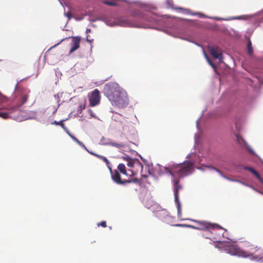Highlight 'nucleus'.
<instances>
[{"instance_id": "obj_1", "label": "nucleus", "mask_w": 263, "mask_h": 263, "mask_svg": "<svg viewBox=\"0 0 263 263\" xmlns=\"http://www.w3.org/2000/svg\"><path fill=\"white\" fill-rule=\"evenodd\" d=\"M30 91L17 83L15 87V92L18 96L10 104L8 99L0 92V117L4 118H12L21 121L19 115L20 107L26 103L28 100Z\"/></svg>"}, {"instance_id": "obj_2", "label": "nucleus", "mask_w": 263, "mask_h": 263, "mask_svg": "<svg viewBox=\"0 0 263 263\" xmlns=\"http://www.w3.org/2000/svg\"><path fill=\"white\" fill-rule=\"evenodd\" d=\"M103 92L114 106L124 108L128 104L127 93L116 82L106 83L103 87Z\"/></svg>"}, {"instance_id": "obj_3", "label": "nucleus", "mask_w": 263, "mask_h": 263, "mask_svg": "<svg viewBox=\"0 0 263 263\" xmlns=\"http://www.w3.org/2000/svg\"><path fill=\"white\" fill-rule=\"evenodd\" d=\"M192 221L195 222L197 224V226L176 224L174 225V226L177 227H187L202 231H209L213 235L210 237H206V238L217 242L220 241L221 239V234L217 233V231L218 230H224L222 227L218 224L211 223L206 221H198L196 220H193Z\"/></svg>"}, {"instance_id": "obj_4", "label": "nucleus", "mask_w": 263, "mask_h": 263, "mask_svg": "<svg viewBox=\"0 0 263 263\" xmlns=\"http://www.w3.org/2000/svg\"><path fill=\"white\" fill-rule=\"evenodd\" d=\"M193 165V163L191 161L173 165V170L175 176L181 178L188 175L191 173Z\"/></svg>"}, {"instance_id": "obj_5", "label": "nucleus", "mask_w": 263, "mask_h": 263, "mask_svg": "<svg viewBox=\"0 0 263 263\" xmlns=\"http://www.w3.org/2000/svg\"><path fill=\"white\" fill-rule=\"evenodd\" d=\"M246 250H243V257H247L250 256H253V258L255 259V257L256 254L261 253L263 249L261 247H258L257 246H255L249 242L246 243Z\"/></svg>"}, {"instance_id": "obj_6", "label": "nucleus", "mask_w": 263, "mask_h": 263, "mask_svg": "<svg viewBox=\"0 0 263 263\" xmlns=\"http://www.w3.org/2000/svg\"><path fill=\"white\" fill-rule=\"evenodd\" d=\"M107 24L109 25H119L123 27H136L137 26L135 23L132 22L129 19L124 17L119 16L114 18L112 24L109 23L107 21Z\"/></svg>"}, {"instance_id": "obj_7", "label": "nucleus", "mask_w": 263, "mask_h": 263, "mask_svg": "<svg viewBox=\"0 0 263 263\" xmlns=\"http://www.w3.org/2000/svg\"><path fill=\"white\" fill-rule=\"evenodd\" d=\"M69 38L71 39V43L70 44L71 49L69 51V54L72 53V52L75 51L76 50L78 49L80 47V42L81 40V37L79 36H71V37L64 38V39H62L59 43H58V44L53 46L51 47V48L56 47L57 45H59L61 42H62L63 41L67 40L68 39H69Z\"/></svg>"}, {"instance_id": "obj_8", "label": "nucleus", "mask_w": 263, "mask_h": 263, "mask_svg": "<svg viewBox=\"0 0 263 263\" xmlns=\"http://www.w3.org/2000/svg\"><path fill=\"white\" fill-rule=\"evenodd\" d=\"M182 189L181 185L179 184V180L175 179L174 180V197L175 201L177 204L178 213H181V204L179 200V191Z\"/></svg>"}, {"instance_id": "obj_9", "label": "nucleus", "mask_w": 263, "mask_h": 263, "mask_svg": "<svg viewBox=\"0 0 263 263\" xmlns=\"http://www.w3.org/2000/svg\"><path fill=\"white\" fill-rule=\"evenodd\" d=\"M100 99L101 97L100 95V91L98 89H95L89 96V102L90 106L93 107L99 104Z\"/></svg>"}, {"instance_id": "obj_10", "label": "nucleus", "mask_w": 263, "mask_h": 263, "mask_svg": "<svg viewBox=\"0 0 263 263\" xmlns=\"http://www.w3.org/2000/svg\"><path fill=\"white\" fill-rule=\"evenodd\" d=\"M111 176L112 180L118 184H125L131 183L130 180L122 179L119 172L117 170L110 171Z\"/></svg>"}, {"instance_id": "obj_11", "label": "nucleus", "mask_w": 263, "mask_h": 263, "mask_svg": "<svg viewBox=\"0 0 263 263\" xmlns=\"http://www.w3.org/2000/svg\"><path fill=\"white\" fill-rule=\"evenodd\" d=\"M225 251L231 255L243 257V250L240 249L235 245L228 246L226 248Z\"/></svg>"}, {"instance_id": "obj_12", "label": "nucleus", "mask_w": 263, "mask_h": 263, "mask_svg": "<svg viewBox=\"0 0 263 263\" xmlns=\"http://www.w3.org/2000/svg\"><path fill=\"white\" fill-rule=\"evenodd\" d=\"M211 55L215 59L221 60L223 59L222 50L217 46H212L209 49Z\"/></svg>"}, {"instance_id": "obj_13", "label": "nucleus", "mask_w": 263, "mask_h": 263, "mask_svg": "<svg viewBox=\"0 0 263 263\" xmlns=\"http://www.w3.org/2000/svg\"><path fill=\"white\" fill-rule=\"evenodd\" d=\"M134 168L133 170H128V171L131 172V174L129 176H134L139 171H142L143 170V165L142 163L138 159H135V163H134Z\"/></svg>"}, {"instance_id": "obj_14", "label": "nucleus", "mask_w": 263, "mask_h": 263, "mask_svg": "<svg viewBox=\"0 0 263 263\" xmlns=\"http://www.w3.org/2000/svg\"><path fill=\"white\" fill-rule=\"evenodd\" d=\"M117 168L119 171V172L123 175H124L125 176H128L129 175L127 174L126 167L124 164L120 163L118 165Z\"/></svg>"}, {"instance_id": "obj_15", "label": "nucleus", "mask_w": 263, "mask_h": 263, "mask_svg": "<svg viewBox=\"0 0 263 263\" xmlns=\"http://www.w3.org/2000/svg\"><path fill=\"white\" fill-rule=\"evenodd\" d=\"M167 215L168 212L165 209L158 211L156 213L157 217L160 219H162L167 216Z\"/></svg>"}, {"instance_id": "obj_16", "label": "nucleus", "mask_w": 263, "mask_h": 263, "mask_svg": "<svg viewBox=\"0 0 263 263\" xmlns=\"http://www.w3.org/2000/svg\"><path fill=\"white\" fill-rule=\"evenodd\" d=\"M109 145L117 147L118 149H122L125 146V144L123 142L116 143V142H110L108 144Z\"/></svg>"}, {"instance_id": "obj_17", "label": "nucleus", "mask_w": 263, "mask_h": 263, "mask_svg": "<svg viewBox=\"0 0 263 263\" xmlns=\"http://www.w3.org/2000/svg\"><path fill=\"white\" fill-rule=\"evenodd\" d=\"M164 170L166 173L170 174L172 176H175V173L174 172L173 165L170 167V168L167 167H164Z\"/></svg>"}, {"instance_id": "obj_18", "label": "nucleus", "mask_w": 263, "mask_h": 263, "mask_svg": "<svg viewBox=\"0 0 263 263\" xmlns=\"http://www.w3.org/2000/svg\"><path fill=\"white\" fill-rule=\"evenodd\" d=\"M247 47L248 54H249L250 55H252L253 53V49L252 47V43L250 40H249L248 42Z\"/></svg>"}, {"instance_id": "obj_19", "label": "nucleus", "mask_w": 263, "mask_h": 263, "mask_svg": "<svg viewBox=\"0 0 263 263\" xmlns=\"http://www.w3.org/2000/svg\"><path fill=\"white\" fill-rule=\"evenodd\" d=\"M255 259L260 261L261 263H263V251L261 253H258L256 254L255 257Z\"/></svg>"}, {"instance_id": "obj_20", "label": "nucleus", "mask_w": 263, "mask_h": 263, "mask_svg": "<svg viewBox=\"0 0 263 263\" xmlns=\"http://www.w3.org/2000/svg\"><path fill=\"white\" fill-rule=\"evenodd\" d=\"M103 3L104 4L107 5L108 6H116V5H117V3L116 2H115L114 1H112V0L104 1L103 2Z\"/></svg>"}, {"instance_id": "obj_21", "label": "nucleus", "mask_w": 263, "mask_h": 263, "mask_svg": "<svg viewBox=\"0 0 263 263\" xmlns=\"http://www.w3.org/2000/svg\"><path fill=\"white\" fill-rule=\"evenodd\" d=\"M135 163V160H133V159H129V160H128V162H127V165L129 167H131V168H134V163Z\"/></svg>"}, {"instance_id": "obj_22", "label": "nucleus", "mask_w": 263, "mask_h": 263, "mask_svg": "<svg viewBox=\"0 0 263 263\" xmlns=\"http://www.w3.org/2000/svg\"><path fill=\"white\" fill-rule=\"evenodd\" d=\"M98 158H99V159H100L101 160H103V161L105 162L106 163V164H108L109 163V161L108 160V159L103 156H101V155H95Z\"/></svg>"}, {"instance_id": "obj_23", "label": "nucleus", "mask_w": 263, "mask_h": 263, "mask_svg": "<svg viewBox=\"0 0 263 263\" xmlns=\"http://www.w3.org/2000/svg\"><path fill=\"white\" fill-rule=\"evenodd\" d=\"M253 174L260 181L262 182V179L259 175V174L255 170V171L253 173Z\"/></svg>"}, {"instance_id": "obj_24", "label": "nucleus", "mask_w": 263, "mask_h": 263, "mask_svg": "<svg viewBox=\"0 0 263 263\" xmlns=\"http://www.w3.org/2000/svg\"><path fill=\"white\" fill-rule=\"evenodd\" d=\"M253 174L260 181L262 182V179L259 175V174L255 170V171L253 173Z\"/></svg>"}, {"instance_id": "obj_25", "label": "nucleus", "mask_w": 263, "mask_h": 263, "mask_svg": "<svg viewBox=\"0 0 263 263\" xmlns=\"http://www.w3.org/2000/svg\"><path fill=\"white\" fill-rule=\"evenodd\" d=\"M253 174L260 181L262 182V179L259 175V174L255 170V171L253 173Z\"/></svg>"}, {"instance_id": "obj_26", "label": "nucleus", "mask_w": 263, "mask_h": 263, "mask_svg": "<svg viewBox=\"0 0 263 263\" xmlns=\"http://www.w3.org/2000/svg\"><path fill=\"white\" fill-rule=\"evenodd\" d=\"M206 58L207 59V61L209 63V64L214 69L216 68V65L212 62V61L210 59V58L208 57V56H206Z\"/></svg>"}, {"instance_id": "obj_27", "label": "nucleus", "mask_w": 263, "mask_h": 263, "mask_svg": "<svg viewBox=\"0 0 263 263\" xmlns=\"http://www.w3.org/2000/svg\"><path fill=\"white\" fill-rule=\"evenodd\" d=\"M211 168L214 170H215L217 172H218L222 177H223V178H226V179H229V178L226 177L225 175H224L223 174H222L221 172L218 169L214 167H211Z\"/></svg>"}, {"instance_id": "obj_28", "label": "nucleus", "mask_w": 263, "mask_h": 263, "mask_svg": "<svg viewBox=\"0 0 263 263\" xmlns=\"http://www.w3.org/2000/svg\"><path fill=\"white\" fill-rule=\"evenodd\" d=\"M53 124H55L57 125H60L63 128H65L64 124L62 122V121H59L57 122L55 121L53 123H52Z\"/></svg>"}, {"instance_id": "obj_29", "label": "nucleus", "mask_w": 263, "mask_h": 263, "mask_svg": "<svg viewBox=\"0 0 263 263\" xmlns=\"http://www.w3.org/2000/svg\"><path fill=\"white\" fill-rule=\"evenodd\" d=\"M97 226H98V227L101 226V227H103V228H106V226H106V221H101V222H100L98 223L97 224Z\"/></svg>"}, {"instance_id": "obj_30", "label": "nucleus", "mask_w": 263, "mask_h": 263, "mask_svg": "<svg viewBox=\"0 0 263 263\" xmlns=\"http://www.w3.org/2000/svg\"><path fill=\"white\" fill-rule=\"evenodd\" d=\"M244 170L249 171L250 172H251L252 174L255 171V170H254L253 168L249 166H245L243 167Z\"/></svg>"}, {"instance_id": "obj_31", "label": "nucleus", "mask_w": 263, "mask_h": 263, "mask_svg": "<svg viewBox=\"0 0 263 263\" xmlns=\"http://www.w3.org/2000/svg\"><path fill=\"white\" fill-rule=\"evenodd\" d=\"M88 112L89 114V115L91 118L95 117V115L93 111L91 109L88 110Z\"/></svg>"}, {"instance_id": "obj_32", "label": "nucleus", "mask_w": 263, "mask_h": 263, "mask_svg": "<svg viewBox=\"0 0 263 263\" xmlns=\"http://www.w3.org/2000/svg\"><path fill=\"white\" fill-rule=\"evenodd\" d=\"M245 17L246 16L245 15H241V16H239L234 17L233 18V19H236V20L244 19Z\"/></svg>"}, {"instance_id": "obj_33", "label": "nucleus", "mask_w": 263, "mask_h": 263, "mask_svg": "<svg viewBox=\"0 0 263 263\" xmlns=\"http://www.w3.org/2000/svg\"><path fill=\"white\" fill-rule=\"evenodd\" d=\"M67 133L68 134V135H69V136L75 141L76 142L77 140H78V139L74 137V136H73L72 135H71V134L67 132Z\"/></svg>"}, {"instance_id": "obj_34", "label": "nucleus", "mask_w": 263, "mask_h": 263, "mask_svg": "<svg viewBox=\"0 0 263 263\" xmlns=\"http://www.w3.org/2000/svg\"><path fill=\"white\" fill-rule=\"evenodd\" d=\"M127 180H130L132 181L131 182L139 183V180H138V179L137 178H135L134 179H130L129 178Z\"/></svg>"}, {"instance_id": "obj_35", "label": "nucleus", "mask_w": 263, "mask_h": 263, "mask_svg": "<svg viewBox=\"0 0 263 263\" xmlns=\"http://www.w3.org/2000/svg\"><path fill=\"white\" fill-rule=\"evenodd\" d=\"M76 142L79 144L80 145V146H83V147H85V145H84V144L81 142L80 141H79L78 139L77 140Z\"/></svg>"}, {"instance_id": "obj_36", "label": "nucleus", "mask_w": 263, "mask_h": 263, "mask_svg": "<svg viewBox=\"0 0 263 263\" xmlns=\"http://www.w3.org/2000/svg\"><path fill=\"white\" fill-rule=\"evenodd\" d=\"M237 140H238V141H239L240 139H241V140L243 141V139L241 137H240L239 136H237Z\"/></svg>"}, {"instance_id": "obj_37", "label": "nucleus", "mask_w": 263, "mask_h": 263, "mask_svg": "<svg viewBox=\"0 0 263 263\" xmlns=\"http://www.w3.org/2000/svg\"><path fill=\"white\" fill-rule=\"evenodd\" d=\"M90 32H91L90 29H86V32L87 33Z\"/></svg>"}]
</instances>
